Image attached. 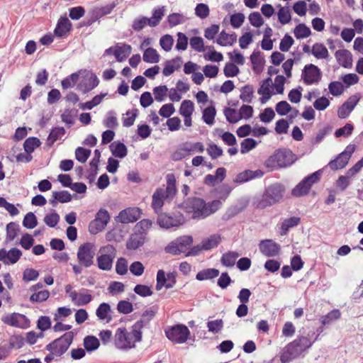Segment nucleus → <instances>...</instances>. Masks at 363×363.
<instances>
[{"label":"nucleus","mask_w":363,"mask_h":363,"mask_svg":"<svg viewBox=\"0 0 363 363\" xmlns=\"http://www.w3.org/2000/svg\"><path fill=\"white\" fill-rule=\"evenodd\" d=\"M194 111V104L191 100H184L180 106L179 113L182 116H191Z\"/></svg>","instance_id":"obj_50"},{"label":"nucleus","mask_w":363,"mask_h":363,"mask_svg":"<svg viewBox=\"0 0 363 363\" xmlns=\"http://www.w3.org/2000/svg\"><path fill=\"white\" fill-rule=\"evenodd\" d=\"M112 155L118 158H124L128 154V148L120 140L114 141L109 145Z\"/></svg>","instance_id":"obj_28"},{"label":"nucleus","mask_w":363,"mask_h":363,"mask_svg":"<svg viewBox=\"0 0 363 363\" xmlns=\"http://www.w3.org/2000/svg\"><path fill=\"white\" fill-rule=\"evenodd\" d=\"M219 274L220 272L218 269L215 268H208L199 271L196 275V279L199 281L212 279L217 277Z\"/></svg>","instance_id":"obj_34"},{"label":"nucleus","mask_w":363,"mask_h":363,"mask_svg":"<svg viewBox=\"0 0 363 363\" xmlns=\"http://www.w3.org/2000/svg\"><path fill=\"white\" fill-rule=\"evenodd\" d=\"M85 9L82 6H74L69 9V17L73 21H77L85 14Z\"/></svg>","instance_id":"obj_61"},{"label":"nucleus","mask_w":363,"mask_h":363,"mask_svg":"<svg viewBox=\"0 0 363 363\" xmlns=\"http://www.w3.org/2000/svg\"><path fill=\"white\" fill-rule=\"evenodd\" d=\"M165 11V7L162 6L157 9H154L152 11V16L149 18L150 20V26L155 27L157 26L160 21L162 19Z\"/></svg>","instance_id":"obj_44"},{"label":"nucleus","mask_w":363,"mask_h":363,"mask_svg":"<svg viewBox=\"0 0 363 363\" xmlns=\"http://www.w3.org/2000/svg\"><path fill=\"white\" fill-rule=\"evenodd\" d=\"M216 116V108L215 106V102L211 100L210 101V104L202 111V120L206 124L212 125L215 122Z\"/></svg>","instance_id":"obj_26"},{"label":"nucleus","mask_w":363,"mask_h":363,"mask_svg":"<svg viewBox=\"0 0 363 363\" xmlns=\"http://www.w3.org/2000/svg\"><path fill=\"white\" fill-rule=\"evenodd\" d=\"M60 215L55 211H53L52 213L45 215L44 222L50 228H55L60 221Z\"/></svg>","instance_id":"obj_64"},{"label":"nucleus","mask_w":363,"mask_h":363,"mask_svg":"<svg viewBox=\"0 0 363 363\" xmlns=\"http://www.w3.org/2000/svg\"><path fill=\"white\" fill-rule=\"evenodd\" d=\"M294 34L296 39H303L311 35V30L305 23H301L295 27Z\"/></svg>","instance_id":"obj_41"},{"label":"nucleus","mask_w":363,"mask_h":363,"mask_svg":"<svg viewBox=\"0 0 363 363\" xmlns=\"http://www.w3.org/2000/svg\"><path fill=\"white\" fill-rule=\"evenodd\" d=\"M167 178L166 191L168 196H175L177 190L176 187V179L174 174H168Z\"/></svg>","instance_id":"obj_54"},{"label":"nucleus","mask_w":363,"mask_h":363,"mask_svg":"<svg viewBox=\"0 0 363 363\" xmlns=\"http://www.w3.org/2000/svg\"><path fill=\"white\" fill-rule=\"evenodd\" d=\"M344 85L338 81L331 82L328 85L330 93L334 96H340L344 91Z\"/></svg>","instance_id":"obj_60"},{"label":"nucleus","mask_w":363,"mask_h":363,"mask_svg":"<svg viewBox=\"0 0 363 363\" xmlns=\"http://www.w3.org/2000/svg\"><path fill=\"white\" fill-rule=\"evenodd\" d=\"M182 64V59L180 56H177L171 60L166 61L162 70V74L166 77L170 76L175 70H177L181 67Z\"/></svg>","instance_id":"obj_25"},{"label":"nucleus","mask_w":363,"mask_h":363,"mask_svg":"<svg viewBox=\"0 0 363 363\" xmlns=\"http://www.w3.org/2000/svg\"><path fill=\"white\" fill-rule=\"evenodd\" d=\"M263 174L264 172L261 169H257L255 171L247 169L238 174L235 177V179H234V182L235 183L241 184L255 178L262 177Z\"/></svg>","instance_id":"obj_24"},{"label":"nucleus","mask_w":363,"mask_h":363,"mask_svg":"<svg viewBox=\"0 0 363 363\" xmlns=\"http://www.w3.org/2000/svg\"><path fill=\"white\" fill-rule=\"evenodd\" d=\"M337 62L345 68H351L352 67V55L347 49L338 50L335 53Z\"/></svg>","instance_id":"obj_23"},{"label":"nucleus","mask_w":363,"mask_h":363,"mask_svg":"<svg viewBox=\"0 0 363 363\" xmlns=\"http://www.w3.org/2000/svg\"><path fill=\"white\" fill-rule=\"evenodd\" d=\"M232 187L227 184H223L215 189L216 196L222 200H225L232 191Z\"/></svg>","instance_id":"obj_63"},{"label":"nucleus","mask_w":363,"mask_h":363,"mask_svg":"<svg viewBox=\"0 0 363 363\" xmlns=\"http://www.w3.org/2000/svg\"><path fill=\"white\" fill-rule=\"evenodd\" d=\"M297 160L296 155L290 149H278L265 161L267 167L286 168L292 165Z\"/></svg>","instance_id":"obj_2"},{"label":"nucleus","mask_w":363,"mask_h":363,"mask_svg":"<svg viewBox=\"0 0 363 363\" xmlns=\"http://www.w3.org/2000/svg\"><path fill=\"white\" fill-rule=\"evenodd\" d=\"M41 145V142L37 137H29L23 143V147L26 153L31 154L35 150Z\"/></svg>","instance_id":"obj_36"},{"label":"nucleus","mask_w":363,"mask_h":363,"mask_svg":"<svg viewBox=\"0 0 363 363\" xmlns=\"http://www.w3.org/2000/svg\"><path fill=\"white\" fill-rule=\"evenodd\" d=\"M322 76L320 69L313 64H308L302 69L301 79L306 85L318 84L321 80Z\"/></svg>","instance_id":"obj_9"},{"label":"nucleus","mask_w":363,"mask_h":363,"mask_svg":"<svg viewBox=\"0 0 363 363\" xmlns=\"http://www.w3.org/2000/svg\"><path fill=\"white\" fill-rule=\"evenodd\" d=\"M349 160L350 159H347L342 152H340L334 160H330L328 165L332 170L336 171L345 168Z\"/></svg>","instance_id":"obj_29"},{"label":"nucleus","mask_w":363,"mask_h":363,"mask_svg":"<svg viewBox=\"0 0 363 363\" xmlns=\"http://www.w3.org/2000/svg\"><path fill=\"white\" fill-rule=\"evenodd\" d=\"M185 223L184 215L179 212L171 216L167 213L161 212L157 214V223L161 228L169 229L174 227H179Z\"/></svg>","instance_id":"obj_8"},{"label":"nucleus","mask_w":363,"mask_h":363,"mask_svg":"<svg viewBox=\"0 0 363 363\" xmlns=\"http://www.w3.org/2000/svg\"><path fill=\"white\" fill-rule=\"evenodd\" d=\"M114 344L116 348L122 350L135 347V343L131 342L130 334L125 328H119L116 330Z\"/></svg>","instance_id":"obj_12"},{"label":"nucleus","mask_w":363,"mask_h":363,"mask_svg":"<svg viewBox=\"0 0 363 363\" xmlns=\"http://www.w3.org/2000/svg\"><path fill=\"white\" fill-rule=\"evenodd\" d=\"M164 191L160 188L157 189L152 195L151 204L152 208L156 214H159L162 212V207L164 205Z\"/></svg>","instance_id":"obj_27"},{"label":"nucleus","mask_w":363,"mask_h":363,"mask_svg":"<svg viewBox=\"0 0 363 363\" xmlns=\"http://www.w3.org/2000/svg\"><path fill=\"white\" fill-rule=\"evenodd\" d=\"M311 53L317 59H326L329 56L328 49L320 43H316L313 45Z\"/></svg>","instance_id":"obj_39"},{"label":"nucleus","mask_w":363,"mask_h":363,"mask_svg":"<svg viewBox=\"0 0 363 363\" xmlns=\"http://www.w3.org/2000/svg\"><path fill=\"white\" fill-rule=\"evenodd\" d=\"M1 321L6 325L23 329L30 326V320L25 315L15 312L3 316Z\"/></svg>","instance_id":"obj_13"},{"label":"nucleus","mask_w":363,"mask_h":363,"mask_svg":"<svg viewBox=\"0 0 363 363\" xmlns=\"http://www.w3.org/2000/svg\"><path fill=\"white\" fill-rule=\"evenodd\" d=\"M191 235H182L170 242L164 248L166 253L179 255L185 252L193 243Z\"/></svg>","instance_id":"obj_7"},{"label":"nucleus","mask_w":363,"mask_h":363,"mask_svg":"<svg viewBox=\"0 0 363 363\" xmlns=\"http://www.w3.org/2000/svg\"><path fill=\"white\" fill-rule=\"evenodd\" d=\"M323 169H318L305 177L292 190L291 195L302 197L309 194L312 186L320 182Z\"/></svg>","instance_id":"obj_3"},{"label":"nucleus","mask_w":363,"mask_h":363,"mask_svg":"<svg viewBox=\"0 0 363 363\" xmlns=\"http://www.w3.org/2000/svg\"><path fill=\"white\" fill-rule=\"evenodd\" d=\"M359 93L350 96L337 109V116L341 119H345L349 116L354 107L360 100Z\"/></svg>","instance_id":"obj_14"},{"label":"nucleus","mask_w":363,"mask_h":363,"mask_svg":"<svg viewBox=\"0 0 363 363\" xmlns=\"http://www.w3.org/2000/svg\"><path fill=\"white\" fill-rule=\"evenodd\" d=\"M301 222V218L296 216H292L289 218L285 219L281 225V235H285L289 232V229L297 226Z\"/></svg>","instance_id":"obj_35"},{"label":"nucleus","mask_w":363,"mask_h":363,"mask_svg":"<svg viewBox=\"0 0 363 363\" xmlns=\"http://www.w3.org/2000/svg\"><path fill=\"white\" fill-rule=\"evenodd\" d=\"M298 342L296 341H292L289 343L286 347L283 348V352L280 356V360L281 363H288L296 358L301 354V349H298Z\"/></svg>","instance_id":"obj_17"},{"label":"nucleus","mask_w":363,"mask_h":363,"mask_svg":"<svg viewBox=\"0 0 363 363\" xmlns=\"http://www.w3.org/2000/svg\"><path fill=\"white\" fill-rule=\"evenodd\" d=\"M145 326V320H138L133 326L131 332L129 333L134 338V342H140L143 339L142 329Z\"/></svg>","instance_id":"obj_32"},{"label":"nucleus","mask_w":363,"mask_h":363,"mask_svg":"<svg viewBox=\"0 0 363 363\" xmlns=\"http://www.w3.org/2000/svg\"><path fill=\"white\" fill-rule=\"evenodd\" d=\"M38 225V219L33 212H28L24 216L23 225L27 229H33Z\"/></svg>","instance_id":"obj_55"},{"label":"nucleus","mask_w":363,"mask_h":363,"mask_svg":"<svg viewBox=\"0 0 363 363\" xmlns=\"http://www.w3.org/2000/svg\"><path fill=\"white\" fill-rule=\"evenodd\" d=\"M340 311L338 309H333L327 315L322 316L321 323L323 325L330 324L333 320H336L340 318Z\"/></svg>","instance_id":"obj_57"},{"label":"nucleus","mask_w":363,"mask_h":363,"mask_svg":"<svg viewBox=\"0 0 363 363\" xmlns=\"http://www.w3.org/2000/svg\"><path fill=\"white\" fill-rule=\"evenodd\" d=\"M249 201L247 199H242L239 200L238 203L228 208L226 212L223 216V220H228L233 217L236 216L241 212H242L248 206Z\"/></svg>","instance_id":"obj_22"},{"label":"nucleus","mask_w":363,"mask_h":363,"mask_svg":"<svg viewBox=\"0 0 363 363\" xmlns=\"http://www.w3.org/2000/svg\"><path fill=\"white\" fill-rule=\"evenodd\" d=\"M279 9L278 11V19L282 25L289 23L291 21V15L290 9L288 6H281L280 4L277 6Z\"/></svg>","instance_id":"obj_42"},{"label":"nucleus","mask_w":363,"mask_h":363,"mask_svg":"<svg viewBox=\"0 0 363 363\" xmlns=\"http://www.w3.org/2000/svg\"><path fill=\"white\" fill-rule=\"evenodd\" d=\"M6 242L13 240L20 230L19 225L15 222H10L6 225Z\"/></svg>","instance_id":"obj_46"},{"label":"nucleus","mask_w":363,"mask_h":363,"mask_svg":"<svg viewBox=\"0 0 363 363\" xmlns=\"http://www.w3.org/2000/svg\"><path fill=\"white\" fill-rule=\"evenodd\" d=\"M169 89L166 85H160L153 88L155 99L158 102L164 101Z\"/></svg>","instance_id":"obj_53"},{"label":"nucleus","mask_w":363,"mask_h":363,"mask_svg":"<svg viewBox=\"0 0 363 363\" xmlns=\"http://www.w3.org/2000/svg\"><path fill=\"white\" fill-rule=\"evenodd\" d=\"M340 79L343 82L344 87L348 88L352 85L356 84L358 83L359 78L354 73H350L342 75Z\"/></svg>","instance_id":"obj_62"},{"label":"nucleus","mask_w":363,"mask_h":363,"mask_svg":"<svg viewBox=\"0 0 363 363\" xmlns=\"http://www.w3.org/2000/svg\"><path fill=\"white\" fill-rule=\"evenodd\" d=\"M240 256V254L236 251H228L223 254L220 259L221 264L227 267H233L236 259Z\"/></svg>","instance_id":"obj_31"},{"label":"nucleus","mask_w":363,"mask_h":363,"mask_svg":"<svg viewBox=\"0 0 363 363\" xmlns=\"http://www.w3.org/2000/svg\"><path fill=\"white\" fill-rule=\"evenodd\" d=\"M259 251L266 257H271L278 255L281 251V246L271 239L263 240L259 245Z\"/></svg>","instance_id":"obj_16"},{"label":"nucleus","mask_w":363,"mask_h":363,"mask_svg":"<svg viewBox=\"0 0 363 363\" xmlns=\"http://www.w3.org/2000/svg\"><path fill=\"white\" fill-rule=\"evenodd\" d=\"M78 110L75 108H66L61 115L62 121L65 123L68 127H71L74 123L73 118L77 114Z\"/></svg>","instance_id":"obj_47"},{"label":"nucleus","mask_w":363,"mask_h":363,"mask_svg":"<svg viewBox=\"0 0 363 363\" xmlns=\"http://www.w3.org/2000/svg\"><path fill=\"white\" fill-rule=\"evenodd\" d=\"M257 145V143L255 139L252 138H245L240 143V152L242 154H246L255 148Z\"/></svg>","instance_id":"obj_52"},{"label":"nucleus","mask_w":363,"mask_h":363,"mask_svg":"<svg viewBox=\"0 0 363 363\" xmlns=\"http://www.w3.org/2000/svg\"><path fill=\"white\" fill-rule=\"evenodd\" d=\"M240 91V99L243 102L251 103L254 94L253 86L250 84H246L241 88Z\"/></svg>","instance_id":"obj_48"},{"label":"nucleus","mask_w":363,"mask_h":363,"mask_svg":"<svg viewBox=\"0 0 363 363\" xmlns=\"http://www.w3.org/2000/svg\"><path fill=\"white\" fill-rule=\"evenodd\" d=\"M99 18H100L99 16L97 15V13L95 12V11L92 9L88 13L87 16L77 24V28H82V27H89V26H91L94 22L98 21Z\"/></svg>","instance_id":"obj_45"},{"label":"nucleus","mask_w":363,"mask_h":363,"mask_svg":"<svg viewBox=\"0 0 363 363\" xmlns=\"http://www.w3.org/2000/svg\"><path fill=\"white\" fill-rule=\"evenodd\" d=\"M146 238V233H144L140 230H135L132 233L126 242V248L129 250H135L142 247Z\"/></svg>","instance_id":"obj_20"},{"label":"nucleus","mask_w":363,"mask_h":363,"mask_svg":"<svg viewBox=\"0 0 363 363\" xmlns=\"http://www.w3.org/2000/svg\"><path fill=\"white\" fill-rule=\"evenodd\" d=\"M111 311V306L108 303H101L96 311V315L99 320H106L107 323L111 320V316L108 315Z\"/></svg>","instance_id":"obj_38"},{"label":"nucleus","mask_w":363,"mask_h":363,"mask_svg":"<svg viewBox=\"0 0 363 363\" xmlns=\"http://www.w3.org/2000/svg\"><path fill=\"white\" fill-rule=\"evenodd\" d=\"M285 187L280 183L271 184L265 189L261 197L255 198L252 206L257 209H264L279 202L284 196Z\"/></svg>","instance_id":"obj_1"},{"label":"nucleus","mask_w":363,"mask_h":363,"mask_svg":"<svg viewBox=\"0 0 363 363\" xmlns=\"http://www.w3.org/2000/svg\"><path fill=\"white\" fill-rule=\"evenodd\" d=\"M50 296V292L48 290H43L38 292L33 293L29 298V300L32 303H40L45 301Z\"/></svg>","instance_id":"obj_59"},{"label":"nucleus","mask_w":363,"mask_h":363,"mask_svg":"<svg viewBox=\"0 0 363 363\" xmlns=\"http://www.w3.org/2000/svg\"><path fill=\"white\" fill-rule=\"evenodd\" d=\"M72 30V23L66 16H60L54 29L53 34L57 38H65Z\"/></svg>","instance_id":"obj_15"},{"label":"nucleus","mask_w":363,"mask_h":363,"mask_svg":"<svg viewBox=\"0 0 363 363\" xmlns=\"http://www.w3.org/2000/svg\"><path fill=\"white\" fill-rule=\"evenodd\" d=\"M83 345L84 350L90 353L96 350L100 346L99 339L94 335H87L84 338Z\"/></svg>","instance_id":"obj_33"},{"label":"nucleus","mask_w":363,"mask_h":363,"mask_svg":"<svg viewBox=\"0 0 363 363\" xmlns=\"http://www.w3.org/2000/svg\"><path fill=\"white\" fill-rule=\"evenodd\" d=\"M184 210L192 213V218L201 220L206 218V203L199 197H189L183 202Z\"/></svg>","instance_id":"obj_4"},{"label":"nucleus","mask_w":363,"mask_h":363,"mask_svg":"<svg viewBox=\"0 0 363 363\" xmlns=\"http://www.w3.org/2000/svg\"><path fill=\"white\" fill-rule=\"evenodd\" d=\"M254 113L253 107L250 105L243 104L239 109L238 118L235 119V121H239L240 120L245 118L246 120L252 117Z\"/></svg>","instance_id":"obj_49"},{"label":"nucleus","mask_w":363,"mask_h":363,"mask_svg":"<svg viewBox=\"0 0 363 363\" xmlns=\"http://www.w3.org/2000/svg\"><path fill=\"white\" fill-rule=\"evenodd\" d=\"M262 53L258 50H255L250 57L252 63V69L255 73L260 74L264 67L265 59L262 56Z\"/></svg>","instance_id":"obj_21"},{"label":"nucleus","mask_w":363,"mask_h":363,"mask_svg":"<svg viewBox=\"0 0 363 363\" xmlns=\"http://www.w3.org/2000/svg\"><path fill=\"white\" fill-rule=\"evenodd\" d=\"M91 152V151L90 149L84 148L82 147H78L75 150L76 160L81 163H84L90 157Z\"/></svg>","instance_id":"obj_56"},{"label":"nucleus","mask_w":363,"mask_h":363,"mask_svg":"<svg viewBox=\"0 0 363 363\" xmlns=\"http://www.w3.org/2000/svg\"><path fill=\"white\" fill-rule=\"evenodd\" d=\"M216 131L219 133L220 137L222 138L223 142L227 145L233 146V145H236L237 140H236L235 135L232 133H230L229 131L223 132V130L220 128H217L216 130Z\"/></svg>","instance_id":"obj_51"},{"label":"nucleus","mask_w":363,"mask_h":363,"mask_svg":"<svg viewBox=\"0 0 363 363\" xmlns=\"http://www.w3.org/2000/svg\"><path fill=\"white\" fill-rule=\"evenodd\" d=\"M354 130V125L352 123H346L344 126L337 129L335 131L336 138L345 137L347 138L352 135Z\"/></svg>","instance_id":"obj_58"},{"label":"nucleus","mask_w":363,"mask_h":363,"mask_svg":"<svg viewBox=\"0 0 363 363\" xmlns=\"http://www.w3.org/2000/svg\"><path fill=\"white\" fill-rule=\"evenodd\" d=\"M22 256V252L17 247H12L9 251L5 248L0 249V261L5 264H16Z\"/></svg>","instance_id":"obj_18"},{"label":"nucleus","mask_w":363,"mask_h":363,"mask_svg":"<svg viewBox=\"0 0 363 363\" xmlns=\"http://www.w3.org/2000/svg\"><path fill=\"white\" fill-rule=\"evenodd\" d=\"M99 84V79L97 76L94 73H91V76L89 79V83L82 82L77 85V88L82 91L83 94H86L96 87Z\"/></svg>","instance_id":"obj_30"},{"label":"nucleus","mask_w":363,"mask_h":363,"mask_svg":"<svg viewBox=\"0 0 363 363\" xmlns=\"http://www.w3.org/2000/svg\"><path fill=\"white\" fill-rule=\"evenodd\" d=\"M94 245L91 242H85L79 247L77 259L80 264L85 267H89L94 264V252L92 250Z\"/></svg>","instance_id":"obj_11"},{"label":"nucleus","mask_w":363,"mask_h":363,"mask_svg":"<svg viewBox=\"0 0 363 363\" xmlns=\"http://www.w3.org/2000/svg\"><path fill=\"white\" fill-rule=\"evenodd\" d=\"M221 242V236L220 234H213L209 238L202 240L201 244L204 250H210L216 247Z\"/></svg>","instance_id":"obj_37"},{"label":"nucleus","mask_w":363,"mask_h":363,"mask_svg":"<svg viewBox=\"0 0 363 363\" xmlns=\"http://www.w3.org/2000/svg\"><path fill=\"white\" fill-rule=\"evenodd\" d=\"M166 337L175 344H182L190 339L191 333L188 327L178 323L165 330Z\"/></svg>","instance_id":"obj_6"},{"label":"nucleus","mask_w":363,"mask_h":363,"mask_svg":"<svg viewBox=\"0 0 363 363\" xmlns=\"http://www.w3.org/2000/svg\"><path fill=\"white\" fill-rule=\"evenodd\" d=\"M52 196L55 197L56 200L59 201V202L62 203L70 202L73 197H78L76 194L72 196L71 194L66 190L53 191Z\"/></svg>","instance_id":"obj_43"},{"label":"nucleus","mask_w":363,"mask_h":363,"mask_svg":"<svg viewBox=\"0 0 363 363\" xmlns=\"http://www.w3.org/2000/svg\"><path fill=\"white\" fill-rule=\"evenodd\" d=\"M74 337V332H67L61 337L52 340L47 345L45 350L50 352H55L57 357H60L67 351L72 343Z\"/></svg>","instance_id":"obj_5"},{"label":"nucleus","mask_w":363,"mask_h":363,"mask_svg":"<svg viewBox=\"0 0 363 363\" xmlns=\"http://www.w3.org/2000/svg\"><path fill=\"white\" fill-rule=\"evenodd\" d=\"M141 213V209L139 208H128L119 213L117 220L122 223H134L140 218Z\"/></svg>","instance_id":"obj_19"},{"label":"nucleus","mask_w":363,"mask_h":363,"mask_svg":"<svg viewBox=\"0 0 363 363\" xmlns=\"http://www.w3.org/2000/svg\"><path fill=\"white\" fill-rule=\"evenodd\" d=\"M106 250L107 254H102L97 257V266L98 267L103 271H108L112 268L113 259L116 255V248L112 245H108L105 247H102L100 249V251Z\"/></svg>","instance_id":"obj_10"},{"label":"nucleus","mask_w":363,"mask_h":363,"mask_svg":"<svg viewBox=\"0 0 363 363\" xmlns=\"http://www.w3.org/2000/svg\"><path fill=\"white\" fill-rule=\"evenodd\" d=\"M160 55L153 48H147L143 55V61L147 63H157L160 61Z\"/></svg>","instance_id":"obj_40"}]
</instances>
